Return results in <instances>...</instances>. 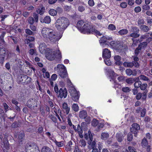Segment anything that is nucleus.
<instances>
[{
    "label": "nucleus",
    "mask_w": 152,
    "mask_h": 152,
    "mask_svg": "<svg viewBox=\"0 0 152 152\" xmlns=\"http://www.w3.org/2000/svg\"><path fill=\"white\" fill-rule=\"evenodd\" d=\"M28 52L30 55H33L36 53V50L35 49H31L29 50Z\"/></svg>",
    "instance_id": "obj_55"
},
{
    "label": "nucleus",
    "mask_w": 152,
    "mask_h": 152,
    "mask_svg": "<svg viewBox=\"0 0 152 152\" xmlns=\"http://www.w3.org/2000/svg\"><path fill=\"white\" fill-rule=\"evenodd\" d=\"M26 150L29 149L31 152H40L38 147H33V145L30 143H27L25 146Z\"/></svg>",
    "instance_id": "obj_12"
},
{
    "label": "nucleus",
    "mask_w": 152,
    "mask_h": 152,
    "mask_svg": "<svg viewBox=\"0 0 152 152\" xmlns=\"http://www.w3.org/2000/svg\"><path fill=\"white\" fill-rule=\"evenodd\" d=\"M148 42H142L140 43L139 44L138 47L141 49H145L148 45Z\"/></svg>",
    "instance_id": "obj_28"
},
{
    "label": "nucleus",
    "mask_w": 152,
    "mask_h": 152,
    "mask_svg": "<svg viewBox=\"0 0 152 152\" xmlns=\"http://www.w3.org/2000/svg\"><path fill=\"white\" fill-rule=\"evenodd\" d=\"M47 46L44 43H41L39 46V50L41 53H43L45 52Z\"/></svg>",
    "instance_id": "obj_19"
},
{
    "label": "nucleus",
    "mask_w": 152,
    "mask_h": 152,
    "mask_svg": "<svg viewBox=\"0 0 152 152\" xmlns=\"http://www.w3.org/2000/svg\"><path fill=\"white\" fill-rule=\"evenodd\" d=\"M87 116V113L86 111L82 110L80 112L79 117L82 119H84Z\"/></svg>",
    "instance_id": "obj_30"
},
{
    "label": "nucleus",
    "mask_w": 152,
    "mask_h": 152,
    "mask_svg": "<svg viewBox=\"0 0 152 152\" xmlns=\"http://www.w3.org/2000/svg\"><path fill=\"white\" fill-rule=\"evenodd\" d=\"M54 89V91L56 94V95H57L59 92V90L58 89L57 85L56 84H55Z\"/></svg>",
    "instance_id": "obj_59"
},
{
    "label": "nucleus",
    "mask_w": 152,
    "mask_h": 152,
    "mask_svg": "<svg viewBox=\"0 0 152 152\" xmlns=\"http://www.w3.org/2000/svg\"><path fill=\"white\" fill-rule=\"evenodd\" d=\"M142 12H145L146 10H148L150 9V7L149 5L147 4H144L142 6Z\"/></svg>",
    "instance_id": "obj_39"
},
{
    "label": "nucleus",
    "mask_w": 152,
    "mask_h": 152,
    "mask_svg": "<svg viewBox=\"0 0 152 152\" xmlns=\"http://www.w3.org/2000/svg\"><path fill=\"white\" fill-rule=\"evenodd\" d=\"M54 142L58 147H61L64 145L63 141L58 142L56 140L54 141Z\"/></svg>",
    "instance_id": "obj_46"
},
{
    "label": "nucleus",
    "mask_w": 152,
    "mask_h": 152,
    "mask_svg": "<svg viewBox=\"0 0 152 152\" xmlns=\"http://www.w3.org/2000/svg\"><path fill=\"white\" fill-rule=\"evenodd\" d=\"M142 52V49L138 47L134 51V54L136 56H137L139 53Z\"/></svg>",
    "instance_id": "obj_43"
},
{
    "label": "nucleus",
    "mask_w": 152,
    "mask_h": 152,
    "mask_svg": "<svg viewBox=\"0 0 152 152\" xmlns=\"http://www.w3.org/2000/svg\"><path fill=\"white\" fill-rule=\"evenodd\" d=\"M8 136L6 134H0V142L1 146L4 152H7L10 148V144L7 139Z\"/></svg>",
    "instance_id": "obj_3"
},
{
    "label": "nucleus",
    "mask_w": 152,
    "mask_h": 152,
    "mask_svg": "<svg viewBox=\"0 0 152 152\" xmlns=\"http://www.w3.org/2000/svg\"><path fill=\"white\" fill-rule=\"evenodd\" d=\"M140 79L142 80H143L147 81L149 80L147 77L143 75H141L140 76Z\"/></svg>",
    "instance_id": "obj_58"
},
{
    "label": "nucleus",
    "mask_w": 152,
    "mask_h": 152,
    "mask_svg": "<svg viewBox=\"0 0 152 152\" xmlns=\"http://www.w3.org/2000/svg\"><path fill=\"white\" fill-rule=\"evenodd\" d=\"M91 142V147L92 148H97L95 140Z\"/></svg>",
    "instance_id": "obj_61"
},
{
    "label": "nucleus",
    "mask_w": 152,
    "mask_h": 152,
    "mask_svg": "<svg viewBox=\"0 0 152 152\" xmlns=\"http://www.w3.org/2000/svg\"><path fill=\"white\" fill-rule=\"evenodd\" d=\"M104 61L105 64L108 66H110L111 64V63L109 58L104 59Z\"/></svg>",
    "instance_id": "obj_52"
},
{
    "label": "nucleus",
    "mask_w": 152,
    "mask_h": 152,
    "mask_svg": "<svg viewBox=\"0 0 152 152\" xmlns=\"http://www.w3.org/2000/svg\"><path fill=\"white\" fill-rule=\"evenodd\" d=\"M84 137L86 140H88V144L89 145H91V142L93 141V135L90 130L88 131V133H86L85 134Z\"/></svg>",
    "instance_id": "obj_14"
},
{
    "label": "nucleus",
    "mask_w": 152,
    "mask_h": 152,
    "mask_svg": "<svg viewBox=\"0 0 152 152\" xmlns=\"http://www.w3.org/2000/svg\"><path fill=\"white\" fill-rule=\"evenodd\" d=\"M114 59L116 61L115 64L117 65H121L123 63L121 61V57L118 55L115 56H114Z\"/></svg>",
    "instance_id": "obj_24"
},
{
    "label": "nucleus",
    "mask_w": 152,
    "mask_h": 152,
    "mask_svg": "<svg viewBox=\"0 0 152 152\" xmlns=\"http://www.w3.org/2000/svg\"><path fill=\"white\" fill-rule=\"evenodd\" d=\"M51 18L50 16H47L45 17L43 19L42 18L40 19V21L42 23H45L48 24L51 22Z\"/></svg>",
    "instance_id": "obj_18"
},
{
    "label": "nucleus",
    "mask_w": 152,
    "mask_h": 152,
    "mask_svg": "<svg viewBox=\"0 0 152 152\" xmlns=\"http://www.w3.org/2000/svg\"><path fill=\"white\" fill-rule=\"evenodd\" d=\"M48 117L56 124L55 126H56V124L57 122V120L56 117L54 115L51 114H49Z\"/></svg>",
    "instance_id": "obj_31"
},
{
    "label": "nucleus",
    "mask_w": 152,
    "mask_h": 152,
    "mask_svg": "<svg viewBox=\"0 0 152 152\" xmlns=\"http://www.w3.org/2000/svg\"><path fill=\"white\" fill-rule=\"evenodd\" d=\"M124 136L121 132L117 133L116 135V138L119 142H121L124 140Z\"/></svg>",
    "instance_id": "obj_20"
},
{
    "label": "nucleus",
    "mask_w": 152,
    "mask_h": 152,
    "mask_svg": "<svg viewBox=\"0 0 152 152\" xmlns=\"http://www.w3.org/2000/svg\"><path fill=\"white\" fill-rule=\"evenodd\" d=\"M6 54V49L3 46L0 47V62L1 64L4 63Z\"/></svg>",
    "instance_id": "obj_10"
},
{
    "label": "nucleus",
    "mask_w": 152,
    "mask_h": 152,
    "mask_svg": "<svg viewBox=\"0 0 152 152\" xmlns=\"http://www.w3.org/2000/svg\"><path fill=\"white\" fill-rule=\"evenodd\" d=\"M147 86V84L146 83H144L141 84L140 86V89L142 90H145Z\"/></svg>",
    "instance_id": "obj_57"
},
{
    "label": "nucleus",
    "mask_w": 152,
    "mask_h": 152,
    "mask_svg": "<svg viewBox=\"0 0 152 152\" xmlns=\"http://www.w3.org/2000/svg\"><path fill=\"white\" fill-rule=\"evenodd\" d=\"M148 145V141L147 139L145 138H143L141 142V145L143 148L146 147Z\"/></svg>",
    "instance_id": "obj_32"
},
{
    "label": "nucleus",
    "mask_w": 152,
    "mask_h": 152,
    "mask_svg": "<svg viewBox=\"0 0 152 152\" xmlns=\"http://www.w3.org/2000/svg\"><path fill=\"white\" fill-rule=\"evenodd\" d=\"M89 30V31L87 32L88 34H93L94 33H95L96 35L99 36H101L102 35V34L100 33L99 31H98L93 27L91 28L90 27Z\"/></svg>",
    "instance_id": "obj_22"
},
{
    "label": "nucleus",
    "mask_w": 152,
    "mask_h": 152,
    "mask_svg": "<svg viewBox=\"0 0 152 152\" xmlns=\"http://www.w3.org/2000/svg\"><path fill=\"white\" fill-rule=\"evenodd\" d=\"M33 16L35 22L37 23L39 20L38 14L34 12L33 14Z\"/></svg>",
    "instance_id": "obj_47"
},
{
    "label": "nucleus",
    "mask_w": 152,
    "mask_h": 152,
    "mask_svg": "<svg viewBox=\"0 0 152 152\" xmlns=\"http://www.w3.org/2000/svg\"><path fill=\"white\" fill-rule=\"evenodd\" d=\"M69 20L65 17H60L56 20V27L59 31H63L69 25Z\"/></svg>",
    "instance_id": "obj_2"
},
{
    "label": "nucleus",
    "mask_w": 152,
    "mask_h": 152,
    "mask_svg": "<svg viewBox=\"0 0 152 152\" xmlns=\"http://www.w3.org/2000/svg\"><path fill=\"white\" fill-rule=\"evenodd\" d=\"M133 139V136L132 133L129 132L127 135V140L128 141H131Z\"/></svg>",
    "instance_id": "obj_40"
},
{
    "label": "nucleus",
    "mask_w": 152,
    "mask_h": 152,
    "mask_svg": "<svg viewBox=\"0 0 152 152\" xmlns=\"http://www.w3.org/2000/svg\"><path fill=\"white\" fill-rule=\"evenodd\" d=\"M69 91L70 94L72 99L75 101H77L79 98V92H77L75 88L72 87H69Z\"/></svg>",
    "instance_id": "obj_8"
},
{
    "label": "nucleus",
    "mask_w": 152,
    "mask_h": 152,
    "mask_svg": "<svg viewBox=\"0 0 152 152\" xmlns=\"http://www.w3.org/2000/svg\"><path fill=\"white\" fill-rule=\"evenodd\" d=\"M79 107L77 104H74L72 105V109L75 112H77L79 110Z\"/></svg>",
    "instance_id": "obj_41"
},
{
    "label": "nucleus",
    "mask_w": 152,
    "mask_h": 152,
    "mask_svg": "<svg viewBox=\"0 0 152 152\" xmlns=\"http://www.w3.org/2000/svg\"><path fill=\"white\" fill-rule=\"evenodd\" d=\"M9 14L7 15H3L1 14L0 15V18H1V21H4L5 19L9 17Z\"/></svg>",
    "instance_id": "obj_48"
},
{
    "label": "nucleus",
    "mask_w": 152,
    "mask_h": 152,
    "mask_svg": "<svg viewBox=\"0 0 152 152\" xmlns=\"http://www.w3.org/2000/svg\"><path fill=\"white\" fill-rule=\"evenodd\" d=\"M129 152H137L136 149L133 147L129 146L128 147Z\"/></svg>",
    "instance_id": "obj_50"
},
{
    "label": "nucleus",
    "mask_w": 152,
    "mask_h": 152,
    "mask_svg": "<svg viewBox=\"0 0 152 152\" xmlns=\"http://www.w3.org/2000/svg\"><path fill=\"white\" fill-rule=\"evenodd\" d=\"M41 152H53V151L49 147L45 146L42 148Z\"/></svg>",
    "instance_id": "obj_33"
},
{
    "label": "nucleus",
    "mask_w": 152,
    "mask_h": 152,
    "mask_svg": "<svg viewBox=\"0 0 152 152\" xmlns=\"http://www.w3.org/2000/svg\"><path fill=\"white\" fill-rule=\"evenodd\" d=\"M84 119H85V121L87 124H89L90 123L91 121V118L90 117L87 116Z\"/></svg>",
    "instance_id": "obj_56"
},
{
    "label": "nucleus",
    "mask_w": 152,
    "mask_h": 152,
    "mask_svg": "<svg viewBox=\"0 0 152 152\" xmlns=\"http://www.w3.org/2000/svg\"><path fill=\"white\" fill-rule=\"evenodd\" d=\"M108 28L109 29L111 30H115L116 29L115 26L113 24H110L109 25Z\"/></svg>",
    "instance_id": "obj_54"
},
{
    "label": "nucleus",
    "mask_w": 152,
    "mask_h": 152,
    "mask_svg": "<svg viewBox=\"0 0 152 152\" xmlns=\"http://www.w3.org/2000/svg\"><path fill=\"white\" fill-rule=\"evenodd\" d=\"M111 56V52L107 48H105L103 50L102 56L104 59L110 58Z\"/></svg>",
    "instance_id": "obj_15"
},
{
    "label": "nucleus",
    "mask_w": 152,
    "mask_h": 152,
    "mask_svg": "<svg viewBox=\"0 0 152 152\" xmlns=\"http://www.w3.org/2000/svg\"><path fill=\"white\" fill-rule=\"evenodd\" d=\"M45 55L46 58L50 61L53 60L56 58L57 60L59 61L62 58L61 53L59 50L56 51H50L46 53Z\"/></svg>",
    "instance_id": "obj_4"
},
{
    "label": "nucleus",
    "mask_w": 152,
    "mask_h": 152,
    "mask_svg": "<svg viewBox=\"0 0 152 152\" xmlns=\"http://www.w3.org/2000/svg\"><path fill=\"white\" fill-rule=\"evenodd\" d=\"M128 32V31L126 29H123L119 31L118 33L120 35H122L126 34Z\"/></svg>",
    "instance_id": "obj_37"
},
{
    "label": "nucleus",
    "mask_w": 152,
    "mask_h": 152,
    "mask_svg": "<svg viewBox=\"0 0 152 152\" xmlns=\"http://www.w3.org/2000/svg\"><path fill=\"white\" fill-rule=\"evenodd\" d=\"M110 45L117 52L120 53L124 51V48L121 42L119 41H112L110 43Z\"/></svg>",
    "instance_id": "obj_7"
},
{
    "label": "nucleus",
    "mask_w": 152,
    "mask_h": 152,
    "mask_svg": "<svg viewBox=\"0 0 152 152\" xmlns=\"http://www.w3.org/2000/svg\"><path fill=\"white\" fill-rule=\"evenodd\" d=\"M42 34L44 38L48 39L50 42H55L61 39L62 36V34H59L58 35L53 29L46 27H44L42 30Z\"/></svg>",
    "instance_id": "obj_1"
},
{
    "label": "nucleus",
    "mask_w": 152,
    "mask_h": 152,
    "mask_svg": "<svg viewBox=\"0 0 152 152\" xmlns=\"http://www.w3.org/2000/svg\"><path fill=\"white\" fill-rule=\"evenodd\" d=\"M124 66L126 67L132 68L134 66L133 63L132 62H124L123 64Z\"/></svg>",
    "instance_id": "obj_25"
},
{
    "label": "nucleus",
    "mask_w": 152,
    "mask_h": 152,
    "mask_svg": "<svg viewBox=\"0 0 152 152\" xmlns=\"http://www.w3.org/2000/svg\"><path fill=\"white\" fill-rule=\"evenodd\" d=\"M139 29L136 27H132L130 30V32L132 33L130 34V36L134 38H137L140 35L138 34L139 31Z\"/></svg>",
    "instance_id": "obj_11"
},
{
    "label": "nucleus",
    "mask_w": 152,
    "mask_h": 152,
    "mask_svg": "<svg viewBox=\"0 0 152 152\" xmlns=\"http://www.w3.org/2000/svg\"><path fill=\"white\" fill-rule=\"evenodd\" d=\"M45 9L42 5H40L36 10V12L37 14L40 15H43L45 12Z\"/></svg>",
    "instance_id": "obj_17"
},
{
    "label": "nucleus",
    "mask_w": 152,
    "mask_h": 152,
    "mask_svg": "<svg viewBox=\"0 0 152 152\" xmlns=\"http://www.w3.org/2000/svg\"><path fill=\"white\" fill-rule=\"evenodd\" d=\"M99 124V121L96 119L94 118L91 122V125L93 126L96 127Z\"/></svg>",
    "instance_id": "obj_38"
},
{
    "label": "nucleus",
    "mask_w": 152,
    "mask_h": 152,
    "mask_svg": "<svg viewBox=\"0 0 152 152\" xmlns=\"http://www.w3.org/2000/svg\"><path fill=\"white\" fill-rule=\"evenodd\" d=\"M31 79L30 77L26 75V79L25 83L26 84L29 83L31 81Z\"/></svg>",
    "instance_id": "obj_60"
},
{
    "label": "nucleus",
    "mask_w": 152,
    "mask_h": 152,
    "mask_svg": "<svg viewBox=\"0 0 152 152\" xmlns=\"http://www.w3.org/2000/svg\"><path fill=\"white\" fill-rule=\"evenodd\" d=\"M80 145L81 147H84L86 145V141L83 140H82L80 141Z\"/></svg>",
    "instance_id": "obj_62"
},
{
    "label": "nucleus",
    "mask_w": 152,
    "mask_h": 152,
    "mask_svg": "<svg viewBox=\"0 0 152 152\" xmlns=\"http://www.w3.org/2000/svg\"><path fill=\"white\" fill-rule=\"evenodd\" d=\"M142 84V82L140 81H136L134 84V86L136 88H138L140 87V86Z\"/></svg>",
    "instance_id": "obj_45"
},
{
    "label": "nucleus",
    "mask_w": 152,
    "mask_h": 152,
    "mask_svg": "<svg viewBox=\"0 0 152 152\" xmlns=\"http://www.w3.org/2000/svg\"><path fill=\"white\" fill-rule=\"evenodd\" d=\"M43 128L41 126L39 125L38 129V131L37 132L40 134H41L43 132Z\"/></svg>",
    "instance_id": "obj_53"
},
{
    "label": "nucleus",
    "mask_w": 152,
    "mask_h": 152,
    "mask_svg": "<svg viewBox=\"0 0 152 152\" xmlns=\"http://www.w3.org/2000/svg\"><path fill=\"white\" fill-rule=\"evenodd\" d=\"M67 92L66 88L63 89L62 88H60L59 90V92L57 94V97H60L61 99L62 98H65L67 96Z\"/></svg>",
    "instance_id": "obj_13"
},
{
    "label": "nucleus",
    "mask_w": 152,
    "mask_h": 152,
    "mask_svg": "<svg viewBox=\"0 0 152 152\" xmlns=\"http://www.w3.org/2000/svg\"><path fill=\"white\" fill-rule=\"evenodd\" d=\"M122 90L125 93H128L131 91V89L128 87H123L122 88Z\"/></svg>",
    "instance_id": "obj_51"
},
{
    "label": "nucleus",
    "mask_w": 152,
    "mask_h": 152,
    "mask_svg": "<svg viewBox=\"0 0 152 152\" xmlns=\"http://www.w3.org/2000/svg\"><path fill=\"white\" fill-rule=\"evenodd\" d=\"M77 26V28L80 30L82 32L84 33L88 32L90 27L88 24H85L82 20L78 21Z\"/></svg>",
    "instance_id": "obj_6"
},
{
    "label": "nucleus",
    "mask_w": 152,
    "mask_h": 152,
    "mask_svg": "<svg viewBox=\"0 0 152 152\" xmlns=\"http://www.w3.org/2000/svg\"><path fill=\"white\" fill-rule=\"evenodd\" d=\"M109 134L107 133H102L101 135V138L102 140H106L109 137Z\"/></svg>",
    "instance_id": "obj_35"
},
{
    "label": "nucleus",
    "mask_w": 152,
    "mask_h": 152,
    "mask_svg": "<svg viewBox=\"0 0 152 152\" xmlns=\"http://www.w3.org/2000/svg\"><path fill=\"white\" fill-rule=\"evenodd\" d=\"M140 129V125L137 123H134L132 125V127L130 128L131 133L134 134V136L136 137Z\"/></svg>",
    "instance_id": "obj_9"
},
{
    "label": "nucleus",
    "mask_w": 152,
    "mask_h": 152,
    "mask_svg": "<svg viewBox=\"0 0 152 152\" xmlns=\"http://www.w3.org/2000/svg\"><path fill=\"white\" fill-rule=\"evenodd\" d=\"M74 152H82V151L79 148L78 145H76Z\"/></svg>",
    "instance_id": "obj_64"
},
{
    "label": "nucleus",
    "mask_w": 152,
    "mask_h": 152,
    "mask_svg": "<svg viewBox=\"0 0 152 152\" xmlns=\"http://www.w3.org/2000/svg\"><path fill=\"white\" fill-rule=\"evenodd\" d=\"M28 23L31 25H33L34 22V18L32 17H29L28 20Z\"/></svg>",
    "instance_id": "obj_49"
},
{
    "label": "nucleus",
    "mask_w": 152,
    "mask_h": 152,
    "mask_svg": "<svg viewBox=\"0 0 152 152\" xmlns=\"http://www.w3.org/2000/svg\"><path fill=\"white\" fill-rule=\"evenodd\" d=\"M25 133L23 131L20 132L18 134V139H25Z\"/></svg>",
    "instance_id": "obj_34"
},
{
    "label": "nucleus",
    "mask_w": 152,
    "mask_h": 152,
    "mask_svg": "<svg viewBox=\"0 0 152 152\" xmlns=\"http://www.w3.org/2000/svg\"><path fill=\"white\" fill-rule=\"evenodd\" d=\"M106 71L109 74L110 76L111 77L112 80L114 81V83H115V79L114 77L115 75V73H114V71L111 69H106Z\"/></svg>",
    "instance_id": "obj_23"
},
{
    "label": "nucleus",
    "mask_w": 152,
    "mask_h": 152,
    "mask_svg": "<svg viewBox=\"0 0 152 152\" xmlns=\"http://www.w3.org/2000/svg\"><path fill=\"white\" fill-rule=\"evenodd\" d=\"M62 107L65 110L66 114H68L70 111V107H68L66 103L64 102L63 104Z\"/></svg>",
    "instance_id": "obj_26"
},
{
    "label": "nucleus",
    "mask_w": 152,
    "mask_h": 152,
    "mask_svg": "<svg viewBox=\"0 0 152 152\" xmlns=\"http://www.w3.org/2000/svg\"><path fill=\"white\" fill-rule=\"evenodd\" d=\"M57 71L59 75L62 78H64L68 77L65 67L63 64H58L57 67Z\"/></svg>",
    "instance_id": "obj_5"
},
{
    "label": "nucleus",
    "mask_w": 152,
    "mask_h": 152,
    "mask_svg": "<svg viewBox=\"0 0 152 152\" xmlns=\"http://www.w3.org/2000/svg\"><path fill=\"white\" fill-rule=\"evenodd\" d=\"M99 41L100 45L103 47H105V45H108V43H109V42H107V41L105 39V38H104V36L100 39Z\"/></svg>",
    "instance_id": "obj_21"
},
{
    "label": "nucleus",
    "mask_w": 152,
    "mask_h": 152,
    "mask_svg": "<svg viewBox=\"0 0 152 152\" xmlns=\"http://www.w3.org/2000/svg\"><path fill=\"white\" fill-rule=\"evenodd\" d=\"M25 32L28 35H34V33L29 29H26L25 30Z\"/></svg>",
    "instance_id": "obj_44"
},
{
    "label": "nucleus",
    "mask_w": 152,
    "mask_h": 152,
    "mask_svg": "<svg viewBox=\"0 0 152 152\" xmlns=\"http://www.w3.org/2000/svg\"><path fill=\"white\" fill-rule=\"evenodd\" d=\"M125 72L126 74L129 76H130L131 75L135 76L137 74V72L135 69H134L132 71L130 69H127L126 70Z\"/></svg>",
    "instance_id": "obj_16"
},
{
    "label": "nucleus",
    "mask_w": 152,
    "mask_h": 152,
    "mask_svg": "<svg viewBox=\"0 0 152 152\" xmlns=\"http://www.w3.org/2000/svg\"><path fill=\"white\" fill-rule=\"evenodd\" d=\"M71 6H68L67 5L65 6L64 7V10L66 12H69L71 10Z\"/></svg>",
    "instance_id": "obj_63"
},
{
    "label": "nucleus",
    "mask_w": 152,
    "mask_h": 152,
    "mask_svg": "<svg viewBox=\"0 0 152 152\" xmlns=\"http://www.w3.org/2000/svg\"><path fill=\"white\" fill-rule=\"evenodd\" d=\"M140 28L144 32H147L150 29V28H149L148 26L144 25H141Z\"/></svg>",
    "instance_id": "obj_29"
},
{
    "label": "nucleus",
    "mask_w": 152,
    "mask_h": 152,
    "mask_svg": "<svg viewBox=\"0 0 152 152\" xmlns=\"http://www.w3.org/2000/svg\"><path fill=\"white\" fill-rule=\"evenodd\" d=\"M135 80L134 78H129L126 80V82L129 84H132L135 82Z\"/></svg>",
    "instance_id": "obj_42"
},
{
    "label": "nucleus",
    "mask_w": 152,
    "mask_h": 152,
    "mask_svg": "<svg viewBox=\"0 0 152 152\" xmlns=\"http://www.w3.org/2000/svg\"><path fill=\"white\" fill-rule=\"evenodd\" d=\"M26 78V75H21L18 77V79L20 82L22 83H25Z\"/></svg>",
    "instance_id": "obj_27"
},
{
    "label": "nucleus",
    "mask_w": 152,
    "mask_h": 152,
    "mask_svg": "<svg viewBox=\"0 0 152 152\" xmlns=\"http://www.w3.org/2000/svg\"><path fill=\"white\" fill-rule=\"evenodd\" d=\"M49 13L50 15L53 16L57 15V11L54 9H51L49 11Z\"/></svg>",
    "instance_id": "obj_36"
}]
</instances>
